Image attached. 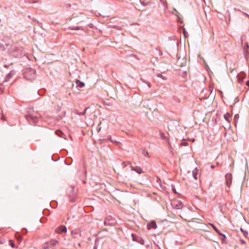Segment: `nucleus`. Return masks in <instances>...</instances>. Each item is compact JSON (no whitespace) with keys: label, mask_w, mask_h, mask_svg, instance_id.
Returning a JSON list of instances; mask_svg holds the SVG:
<instances>
[{"label":"nucleus","mask_w":249,"mask_h":249,"mask_svg":"<svg viewBox=\"0 0 249 249\" xmlns=\"http://www.w3.org/2000/svg\"><path fill=\"white\" fill-rule=\"evenodd\" d=\"M100 124L98 125V131H100L101 130V127H99Z\"/></svg>","instance_id":"aec40b11"},{"label":"nucleus","mask_w":249,"mask_h":249,"mask_svg":"<svg viewBox=\"0 0 249 249\" xmlns=\"http://www.w3.org/2000/svg\"><path fill=\"white\" fill-rule=\"evenodd\" d=\"M9 244L12 248L15 247L14 242L13 240H9Z\"/></svg>","instance_id":"4468645a"},{"label":"nucleus","mask_w":249,"mask_h":249,"mask_svg":"<svg viewBox=\"0 0 249 249\" xmlns=\"http://www.w3.org/2000/svg\"><path fill=\"white\" fill-rule=\"evenodd\" d=\"M26 119L30 123H36L37 121V117L31 115L27 116Z\"/></svg>","instance_id":"7ed1b4c3"},{"label":"nucleus","mask_w":249,"mask_h":249,"mask_svg":"<svg viewBox=\"0 0 249 249\" xmlns=\"http://www.w3.org/2000/svg\"><path fill=\"white\" fill-rule=\"evenodd\" d=\"M148 155V153L147 152L146 154H145V155Z\"/></svg>","instance_id":"393cba45"},{"label":"nucleus","mask_w":249,"mask_h":249,"mask_svg":"<svg viewBox=\"0 0 249 249\" xmlns=\"http://www.w3.org/2000/svg\"><path fill=\"white\" fill-rule=\"evenodd\" d=\"M148 155V153L147 152L146 154H145V155Z\"/></svg>","instance_id":"b1692460"},{"label":"nucleus","mask_w":249,"mask_h":249,"mask_svg":"<svg viewBox=\"0 0 249 249\" xmlns=\"http://www.w3.org/2000/svg\"><path fill=\"white\" fill-rule=\"evenodd\" d=\"M55 231L58 233H61L63 232H66L67 229L66 227L63 226L58 227L55 230Z\"/></svg>","instance_id":"20e7f679"},{"label":"nucleus","mask_w":249,"mask_h":249,"mask_svg":"<svg viewBox=\"0 0 249 249\" xmlns=\"http://www.w3.org/2000/svg\"><path fill=\"white\" fill-rule=\"evenodd\" d=\"M226 183L228 187H230L232 182V176L231 174H227L225 175Z\"/></svg>","instance_id":"f03ea898"},{"label":"nucleus","mask_w":249,"mask_h":249,"mask_svg":"<svg viewBox=\"0 0 249 249\" xmlns=\"http://www.w3.org/2000/svg\"><path fill=\"white\" fill-rule=\"evenodd\" d=\"M241 231L243 232L244 235L246 237L248 234V232L244 231L242 229H241Z\"/></svg>","instance_id":"2eb2a0df"},{"label":"nucleus","mask_w":249,"mask_h":249,"mask_svg":"<svg viewBox=\"0 0 249 249\" xmlns=\"http://www.w3.org/2000/svg\"><path fill=\"white\" fill-rule=\"evenodd\" d=\"M246 85L249 86V80L246 82Z\"/></svg>","instance_id":"412c9836"},{"label":"nucleus","mask_w":249,"mask_h":249,"mask_svg":"<svg viewBox=\"0 0 249 249\" xmlns=\"http://www.w3.org/2000/svg\"><path fill=\"white\" fill-rule=\"evenodd\" d=\"M25 77L28 80H33L36 77V71L32 69H27L24 72Z\"/></svg>","instance_id":"f257e3e1"},{"label":"nucleus","mask_w":249,"mask_h":249,"mask_svg":"<svg viewBox=\"0 0 249 249\" xmlns=\"http://www.w3.org/2000/svg\"><path fill=\"white\" fill-rule=\"evenodd\" d=\"M157 227V224L155 221H152L149 224L147 225V229L148 230H150L152 228L156 229Z\"/></svg>","instance_id":"39448f33"},{"label":"nucleus","mask_w":249,"mask_h":249,"mask_svg":"<svg viewBox=\"0 0 249 249\" xmlns=\"http://www.w3.org/2000/svg\"><path fill=\"white\" fill-rule=\"evenodd\" d=\"M59 133H61V131H60V130H57L56 131V133L59 136Z\"/></svg>","instance_id":"a211bd4d"},{"label":"nucleus","mask_w":249,"mask_h":249,"mask_svg":"<svg viewBox=\"0 0 249 249\" xmlns=\"http://www.w3.org/2000/svg\"><path fill=\"white\" fill-rule=\"evenodd\" d=\"M132 235V238H133V240L134 241H136L138 242L139 243H140V244H141L142 245H143V242H144L143 240H141H141H138L137 239V238H136V235H134V234H132V235Z\"/></svg>","instance_id":"1a4fd4ad"},{"label":"nucleus","mask_w":249,"mask_h":249,"mask_svg":"<svg viewBox=\"0 0 249 249\" xmlns=\"http://www.w3.org/2000/svg\"><path fill=\"white\" fill-rule=\"evenodd\" d=\"M224 118L228 122L230 123L231 120V116L229 113H227L224 115Z\"/></svg>","instance_id":"0eeeda50"},{"label":"nucleus","mask_w":249,"mask_h":249,"mask_svg":"<svg viewBox=\"0 0 249 249\" xmlns=\"http://www.w3.org/2000/svg\"><path fill=\"white\" fill-rule=\"evenodd\" d=\"M77 86L79 88H82L84 86V83L82 82L77 80L76 82Z\"/></svg>","instance_id":"f8f14e48"},{"label":"nucleus","mask_w":249,"mask_h":249,"mask_svg":"<svg viewBox=\"0 0 249 249\" xmlns=\"http://www.w3.org/2000/svg\"><path fill=\"white\" fill-rule=\"evenodd\" d=\"M179 205H177V207H178Z\"/></svg>","instance_id":"5701e85b"},{"label":"nucleus","mask_w":249,"mask_h":249,"mask_svg":"<svg viewBox=\"0 0 249 249\" xmlns=\"http://www.w3.org/2000/svg\"><path fill=\"white\" fill-rule=\"evenodd\" d=\"M58 241L56 240H52L50 242L48 243V244L50 247H52L53 246H55L56 244H58Z\"/></svg>","instance_id":"9d476101"},{"label":"nucleus","mask_w":249,"mask_h":249,"mask_svg":"<svg viewBox=\"0 0 249 249\" xmlns=\"http://www.w3.org/2000/svg\"><path fill=\"white\" fill-rule=\"evenodd\" d=\"M198 174H199V171L197 169H195L193 171V177H194V178L195 179H197V175H198Z\"/></svg>","instance_id":"423d86ee"},{"label":"nucleus","mask_w":249,"mask_h":249,"mask_svg":"<svg viewBox=\"0 0 249 249\" xmlns=\"http://www.w3.org/2000/svg\"><path fill=\"white\" fill-rule=\"evenodd\" d=\"M237 77H238L239 79H240V78L244 79L246 77V74L244 72H241L237 75Z\"/></svg>","instance_id":"ddd939ff"},{"label":"nucleus","mask_w":249,"mask_h":249,"mask_svg":"<svg viewBox=\"0 0 249 249\" xmlns=\"http://www.w3.org/2000/svg\"><path fill=\"white\" fill-rule=\"evenodd\" d=\"M71 234L74 238H76L77 235H81L78 230H74L71 231Z\"/></svg>","instance_id":"6e6552de"},{"label":"nucleus","mask_w":249,"mask_h":249,"mask_svg":"<svg viewBox=\"0 0 249 249\" xmlns=\"http://www.w3.org/2000/svg\"><path fill=\"white\" fill-rule=\"evenodd\" d=\"M241 242L242 244H245V241L243 240H241Z\"/></svg>","instance_id":"4be33fe9"},{"label":"nucleus","mask_w":249,"mask_h":249,"mask_svg":"<svg viewBox=\"0 0 249 249\" xmlns=\"http://www.w3.org/2000/svg\"><path fill=\"white\" fill-rule=\"evenodd\" d=\"M182 208V205H181V204H179V206H178V207H177V209H180V208Z\"/></svg>","instance_id":"6ab92c4d"},{"label":"nucleus","mask_w":249,"mask_h":249,"mask_svg":"<svg viewBox=\"0 0 249 249\" xmlns=\"http://www.w3.org/2000/svg\"><path fill=\"white\" fill-rule=\"evenodd\" d=\"M87 108H86L85 109L84 111H83V112H82V113L80 114V115H84L85 114L86 112V110H87Z\"/></svg>","instance_id":"f3484780"},{"label":"nucleus","mask_w":249,"mask_h":249,"mask_svg":"<svg viewBox=\"0 0 249 249\" xmlns=\"http://www.w3.org/2000/svg\"><path fill=\"white\" fill-rule=\"evenodd\" d=\"M211 225L212 226V227L213 228V229L217 232H218V230L216 228V227L213 225L211 224Z\"/></svg>","instance_id":"dca6fc26"},{"label":"nucleus","mask_w":249,"mask_h":249,"mask_svg":"<svg viewBox=\"0 0 249 249\" xmlns=\"http://www.w3.org/2000/svg\"><path fill=\"white\" fill-rule=\"evenodd\" d=\"M132 170L135 171L136 172H137L139 174H141L142 172V169L140 167H136V168L132 167Z\"/></svg>","instance_id":"9b49d317"}]
</instances>
